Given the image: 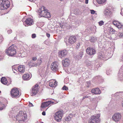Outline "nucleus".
<instances>
[{
	"mask_svg": "<svg viewBox=\"0 0 123 123\" xmlns=\"http://www.w3.org/2000/svg\"><path fill=\"white\" fill-rule=\"evenodd\" d=\"M29 105L30 107H32L33 106V104L30 103H29Z\"/></svg>",
	"mask_w": 123,
	"mask_h": 123,
	"instance_id": "49530a36",
	"label": "nucleus"
},
{
	"mask_svg": "<svg viewBox=\"0 0 123 123\" xmlns=\"http://www.w3.org/2000/svg\"><path fill=\"white\" fill-rule=\"evenodd\" d=\"M57 84V82L55 80H50L49 82V85L50 87H55L56 86Z\"/></svg>",
	"mask_w": 123,
	"mask_h": 123,
	"instance_id": "dca6fc26",
	"label": "nucleus"
},
{
	"mask_svg": "<svg viewBox=\"0 0 123 123\" xmlns=\"http://www.w3.org/2000/svg\"><path fill=\"white\" fill-rule=\"evenodd\" d=\"M67 53V52L66 50H63L59 52V56L61 58L64 57L66 55Z\"/></svg>",
	"mask_w": 123,
	"mask_h": 123,
	"instance_id": "2eb2a0df",
	"label": "nucleus"
},
{
	"mask_svg": "<svg viewBox=\"0 0 123 123\" xmlns=\"http://www.w3.org/2000/svg\"><path fill=\"white\" fill-rule=\"evenodd\" d=\"M117 24H118L117 25L116 27H117L118 29L121 28L122 27L123 25L122 24L119 22H118Z\"/></svg>",
	"mask_w": 123,
	"mask_h": 123,
	"instance_id": "c85d7f7f",
	"label": "nucleus"
},
{
	"mask_svg": "<svg viewBox=\"0 0 123 123\" xmlns=\"http://www.w3.org/2000/svg\"><path fill=\"white\" fill-rule=\"evenodd\" d=\"M63 114V111L59 110L56 112L54 115V119L57 122H60L62 119Z\"/></svg>",
	"mask_w": 123,
	"mask_h": 123,
	"instance_id": "423d86ee",
	"label": "nucleus"
},
{
	"mask_svg": "<svg viewBox=\"0 0 123 123\" xmlns=\"http://www.w3.org/2000/svg\"><path fill=\"white\" fill-rule=\"evenodd\" d=\"M3 59V57L0 55V61Z\"/></svg>",
	"mask_w": 123,
	"mask_h": 123,
	"instance_id": "09e8293b",
	"label": "nucleus"
},
{
	"mask_svg": "<svg viewBox=\"0 0 123 123\" xmlns=\"http://www.w3.org/2000/svg\"><path fill=\"white\" fill-rule=\"evenodd\" d=\"M98 3L100 4H103L105 3L106 0H97Z\"/></svg>",
	"mask_w": 123,
	"mask_h": 123,
	"instance_id": "cd10ccee",
	"label": "nucleus"
},
{
	"mask_svg": "<svg viewBox=\"0 0 123 123\" xmlns=\"http://www.w3.org/2000/svg\"><path fill=\"white\" fill-rule=\"evenodd\" d=\"M37 12L39 15L43 17L48 18L50 17L49 13L48 12L47 9L44 6L40 7L38 10Z\"/></svg>",
	"mask_w": 123,
	"mask_h": 123,
	"instance_id": "f257e3e1",
	"label": "nucleus"
},
{
	"mask_svg": "<svg viewBox=\"0 0 123 123\" xmlns=\"http://www.w3.org/2000/svg\"><path fill=\"white\" fill-rule=\"evenodd\" d=\"M73 117V115L71 114H70L66 118L65 120L66 121H69Z\"/></svg>",
	"mask_w": 123,
	"mask_h": 123,
	"instance_id": "a878e982",
	"label": "nucleus"
},
{
	"mask_svg": "<svg viewBox=\"0 0 123 123\" xmlns=\"http://www.w3.org/2000/svg\"><path fill=\"white\" fill-rule=\"evenodd\" d=\"M105 15L107 16H109L111 14V12L108 9L105 10L104 12Z\"/></svg>",
	"mask_w": 123,
	"mask_h": 123,
	"instance_id": "5701e85b",
	"label": "nucleus"
},
{
	"mask_svg": "<svg viewBox=\"0 0 123 123\" xmlns=\"http://www.w3.org/2000/svg\"><path fill=\"white\" fill-rule=\"evenodd\" d=\"M86 64L87 66H88L90 65V63H87Z\"/></svg>",
	"mask_w": 123,
	"mask_h": 123,
	"instance_id": "603ef678",
	"label": "nucleus"
},
{
	"mask_svg": "<svg viewBox=\"0 0 123 123\" xmlns=\"http://www.w3.org/2000/svg\"><path fill=\"white\" fill-rule=\"evenodd\" d=\"M42 114L43 115H45V112L44 111H43L42 113Z\"/></svg>",
	"mask_w": 123,
	"mask_h": 123,
	"instance_id": "de8ad7c7",
	"label": "nucleus"
},
{
	"mask_svg": "<svg viewBox=\"0 0 123 123\" xmlns=\"http://www.w3.org/2000/svg\"><path fill=\"white\" fill-rule=\"evenodd\" d=\"M37 59V58L36 57H32V59L33 61H35Z\"/></svg>",
	"mask_w": 123,
	"mask_h": 123,
	"instance_id": "c9c22d12",
	"label": "nucleus"
},
{
	"mask_svg": "<svg viewBox=\"0 0 123 123\" xmlns=\"http://www.w3.org/2000/svg\"><path fill=\"white\" fill-rule=\"evenodd\" d=\"M27 116L25 111H20L16 117L17 120L19 123L24 121L27 118Z\"/></svg>",
	"mask_w": 123,
	"mask_h": 123,
	"instance_id": "f03ea898",
	"label": "nucleus"
},
{
	"mask_svg": "<svg viewBox=\"0 0 123 123\" xmlns=\"http://www.w3.org/2000/svg\"><path fill=\"white\" fill-rule=\"evenodd\" d=\"M62 89L63 90H68V88L67 87L64 86L62 88Z\"/></svg>",
	"mask_w": 123,
	"mask_h": 123,
	"instance_id": "473e14b6",
	"label": "nucleus"
},
{
	"mask_svg": "<svg viewBox=\"0 0 123 123\" xmlns=\"http://www.w3.org/2000/svg\"><path fill=\"white\" fill-rule=\"evenodd\" d=\"M100 114H98L92 116L88 121V123H98L100 121Z\"/></svg>",
	"mask_w": 123,
	"mask_h": 123,
	"instance_id": "39448f33",
	"label": "nucleus"
},
{
	"mask_svg": "<svg viewBox=\"0 0 123 123\" xmlns=\"http://www.w3.org/2000/svg\"><path fill=\"white\" fill-rule=\"evenodd\" d=\"M122 105V107H123V100L121 102Z\"/></svg>",
	"mask_w": 123,
	"mask_h": 123,
	"instance_id": "864d4df0",
	"label": "nucleus"
},
{
	"mask_svg": "<svg viewBox=\"0 0 123 123\" xmlns=\"http://www.w3.org/2000/svg\"><path fill=\"white\" fill-rule=\"evenodd\" d=\"M119 22L117 21H114L113 22V24L114 25H115L116 26H117V25L118 24V23Z\"/></svg>",
	"mask_w": 123,
	"mask_h": 123,
	"instance_id": "7c9ffc66",
	"label": "nucleus"
},
{
	"mask_svg": "<svg viewBox=\"0 0 123 123\" xmlns=\"http://www.w3.org/2000/svg\"><path fill=\"white\" fill-rule=\"evenodd\" d=\"M118 35L120 37H121L123 36V33H120L118 34Z\"/></svg>",
	"mask_w": 123,
	"mask_h": 123,
	"instance_id": "f704fd0d",
	"label": "nucleus"
},
{
	"mask_svg": "<svg viewBox=\"0 0 123 123\" xmlns=\"http://www.w3.org/2000/svg\"><path fill=\"white\" fill-rule=\"evenodd\" d=\"M97 39L96 37H92L90 39V41L91 42H93L96 41Z\"/></svg>",
	"mask_w": 123,
	"mask_h": 123,
	"instance_id": "c756f323",
	"label": "nucleus"
},
{
	"mask_svg": "<svg viewBox=\"0 0 123 123\" xmlns=\"http://www.w3.org/2000/svg\"><path fill=\"white\" fill-rule=\"evenodd\" d=\"M121 117V115L120 113H116L113 115L112 118L113 121L116 122L120 120Z\"/></svg>",
	"mask_w": 123,
	"mask_h": 123,
	"instance_id": "6e6552de",
	"label": "nucleus"
},
{
	"mask_svg": "<svg viewBox=\"0 0 123 123\" xmlns=\"http://www.w3.org/2000/svg\"><path fill=\"white\" fill-rule=\"evenodd\" d=\"M80 43H78L77 44L76 47L77 49L79 48L80 46Z\"/></svg>",
	"mask_w": 123,
	"mask_h": 123,
	"instance_id": "4c0bfd02",
	"label": "nucleus"
},
{
	"mask_svg": "<svg viewBox=\"0 0 123 123\" xmlns=\"http://www.w3.org/2000/svg\"><path fill=\"white\" fill-rule=\"evenodd\" d=\"M23 79L24 80H28L30 79L29 75L28 74H24L23 76Z\"/></svg>",
	"mask_w": 123,
	"mask_h": 123,
	"instance_id": "4be33fe9",
	"label": "nucleus"
},
{
	"mask_svg": "<svg viewBox=\"0 0 123 123\" xmlns=\"http://www.w3.org/2000/svg\"><path fill=\"white\" fill-rule=\"evenodd\" d=\"M88 0H86L85 1V3L86 4H88Z\"/></svg>",
	"mask_w": 123,
	"mask_h": 123,
	"instance_id": "8fccbe9b",
	"label": "nucleus"
},
{
	"mask_svg": "<svg viewBox=\"0 0 123 123\" xmlns=\"http://www.w3.org/2000/svg\"><path fill=\"white\" fill-rule=\"evenodd\" d=\"M98 58H99L103 60H107L108 59H106V57L103 54L101 53H99L98 54Z\"/></svg>",
	"mask_w": 123,
	"mask_h": 123,
	"instance_id": "412c9836",
	"label": "nucleus"
},
{
	"mask_svg": "<svg viewBox=\"0 0 123 123\" xmlns=\"http://www.w3.org/2000/svg\"><path fill=\"white\" fill-rule=\"evenodd\" d=\"M10 2L7 0H0V9L5 10L10 6Z\"/></svg>",
	"mask_w": 123,
	"mask_h": 123,
	"instance_id": "20e7f679",
	"label": "nucleus"
},
{
	"mask_svg": "<svg viewBox=\"0 0 123 123\" xmlns=\"http://www.w3.org/2000/svg\"><path fill=\"white\" fill-rule=\"evenodd\" d=\"M7 32L8 33H10L12 32V30H8L7 31Z\"/></svg>",
	"mask_w": 123,
	"mask_h": 123,
	"instance_id": "c03bdc74",
	"label": "nucleus"
},
{
	"mask_svg": "<svg viewBox=\"0 0 123 123\" xmlns=\"http://www.w3.org/2000/svg\"><path fill=\"white\" fill-rule=\"evenodd\" d=\"M121 12L120 13V14L122 15H123V8H122L121 9Z\"/></svg>",
	"mask_w": 123,
	"mask_h": 123,
	"instance_id": "79ce46f5",
	"label": "nucleus"
},
{
	"mask_svg": "<svg viewBox=\"0 0 123 123\" xmlns=\"http://www.w3.org/2000/svg\"><path fill=\"white\" fill-rule=\"evenodd\" d=\"M36 35L35 34H33L32 35V38H34L36 37Z\"/></svg>",
	"mask_w": 123,
	"mask_h": 123,
	"instance_id": "e433bc0d",
	"label": "nucleus"
},
{
	"mask_svg": "<svg viewBox=\"0 0 123 123\" xmlns=\"http://www.w3.org/2000/svg\"><path fill=\"white\" fill-rule=\"evenodd\" d=\"M25 22L27 25H31L33 23V19L30 18H28Z\"/></svg>",
	"mask_w": 123,
	"mask_h": 123,
	"instance_id": "f3484780",
	"label": "nucleus"
},
{
	"mask_svg": "<svg viewBox=\"0 0 123 123\" xmlns=\"http://www.w3.org/2000/svg\"><path fill=\"white\" fill-rule=\"evenodd\" d=\"M14 45H12L5 50L6 53L9 56H13L15 55L16 53V50Z\"/></svg>",
	"mask_w": 123,
	"mask_h": 123,
	"instance_id": "7ed1b4c3",
	"label": "nucleus"
},
{
	"mask_svg": "<svg viewBox=\"0 0 123 123\" xmlns=\"http://www.w3.org/2000/svg\"><path fill=\"white\" fill-rule=\"evenodd\" d=\"M100 26H101L104 24V22L103 21H101L98 23Z\"/></svg>",
	"mask_w": 123,
	"mask_h": 123,
	"instance_id": "2f4dec72",
	"label": "nucleus"
},
{
	"mask_svg": "<svg viewBox=\"0 0 123 123\" xmlns=\"http://www.w3.org/2000/svg\"><path fill=\"white\" fill-rule=\"evenodd\" d=\"M76 39L75 36H71L69 37L68 41L66 42V43L68 44L72 45L75 42Z\"/></svg>",
	"mask_w": 123,
	"mask_h": 123,
	"instance_id": "9d476101",
	"label": "nucleus"
},
{
	"mask_svg": "<svg viewBox=\"0 0 123 123\" xmlns=\"http://www.w3.org/2000/svg\"><path fill=\"white\" fill-rule=\"evenodd\" d=\"M91 92L92 93L96 94H99L101 93L100 91L98 88L92 89Z\"/></svg>",
	"mask_w": 123,
	"mask_h": 123,
	"instance_id": "6ab92c4d",
	"label": "nucleus"
},
{
	"mask_svg": "<svg viewBox=\"0 0 123 123\" xmlns=\"http://www.w3.org/2000/svg\"><path fill=\"white\" fill-rule=\"evenodd\" d=\"M3 39V37L2 35H0V42H1L2 40Z\"/></svg>",
	"mask_w": 123,
	"mask_h": 123,
	"instance_id": "58836bf2",
	"label": "nucleus"
},
{
	"mask_svg": "<svg viewBox=\"0 0 123 123\" xmlns=\"http://www.w3.org/2000/svg\"><path fill=\"white\" fill-rule=\"evenodd\" d=\"M46 36L48 38H49L50 36V34L48 33H47L46 34Z\"/></svg>",
	"mask_w": 123,
	"mask_h": 123,
	"instance_id": "ea45409f",
	"label": "nucleus"
},
{
	"mask_svg": "<svg viewBox=\"0 0 123 123\" xmlns=\"http://www.w3.org/2000/svg\"><path fill=\"white\" fill-rule=\"evenodd\" d=\"M31 2H34L36 0H29Z\"/></svg>",
	"mask_w": 123,
	"mask_h": 123,
	"instance_id": "3c124183",
	"label": "nucleus"
},
{
	"mask_svg": "<svg viewBox=\"0 0 123 123\" xmlns=\"http://www.w3.org/2000/svg\"><path fill=\"white\" fill-rule=\"evenodd\" d=\"M11 94L12 97L13 98L18 97L21 95L18 89L16 88L12 89Z\"/></svg>",
	"mask_w": 123,
	"mask_h": 123,
	"instance_id": "0eeeda50",
	"label": "nucleus"
},
{
	"mask_svg": "<svg viewBox=\"0 0 123 123\" xmlns=\"http://www.w3.org/2000/svg\"><path fill=\"white\" fill-rule=\"evenodd\" d=\"M18 69L20 72L24 73L25 70V66L23 65H18Z\"/></svg>",
	"mask_w": 123,
	"mask_h": 123,
	"instance_id": "a211bd4d",
	"label": "nucleus"
},
{
	"mask_svg": "<svg viewBox=\"0 0 123 123\" xmlns=\"http://www.w3.org/2000/svg\"><path fill=\"white\" fill-rule=\"evenodd\" d=\"M42 62V60L41 59H38L37 62V63L36 64L34 65H31V62H29L28 63V65L29 66H39V65Z\"/></svg>",
	"mask_w": 123,
	"mask_h": 123,
	"instance_id": "aec40b11",
	"label": "nucleus"
},
{
	"mask_svg": "<svg viewBox=\"0 0 123 123\" xmlns=\"http://www.w3.org/2000/svg\"><path fill=\"white\" fill-rule=\"evenodd\" d=\"M88 97L87 96H84L82 100H83L85 98H87Z\"/></svg>",
	"mask_w": 123,
	"mask_h": 123,
	"instance_id": "a18cd8bd",
	"label": "nucleus"
},
{
	"mask_svg": "<svg viewBox=\"0 0 123 123\" xmlns=\"http://www.w3.org/2000/svg\"><path fill=\"white\" fill-rule=\"evenodd\" d=\"M38 85L36 84L32 87L30 93L31 96H34L37 94L38 92Z\"/></svg>",
	"mask_w": 123,
	"mask_h": 123,
	"instance_id": "1a4fd4ad",
	"label": "nucleus"
},
{
	"mask_svg": "<svg viewBox=\"0 0 123 123\" xmlns=\"http://www.w3.org/2000/svg\"><path fill=\"white\" fill-rule=\"evenodd\" d=\"M5 107V105L0 102V110H2Z\"/></svg>",
	"mask_w": 123,
	"mask_h": 123,
	"instance_id": "bb28decb",
	"label": "nucleus"
},
{
	"mask_svg": "<svg viewBox=\"0 0 123 123\" xmlns=\"http://www.w3.org/2000/svg\"><path fill=\"white\" fill-rule=\"evenodd\" d=\"M108 38L109 39L111 40L112 39V38L111 37H109Z\"/></svg>",
	"mask_w": 123,
	"mask_h": 123,
	"instance_id": "5fc2aeb1",
	"label": "nucleus"
},
{
	"mask_svg": "<svg viewBox=\"0 0 123 123\" xmlns=\"http://www.w3.org/2000/svg\"><path fill=\"white\" fill-rule=\"evenodd\" d=\"M1 82L4 85L6 84L7 82V81L6 80V78L3 77L1 79Z\"/></svg>",
	"mask_w": 123,
	"mask_h": 123,
	"instance_id": "393cba45",
	"label": "nucleus"
},
{
	"mask_svg": "<svg viewBox=\"0 0 123 123\" xmlns=\"http://www.w3.org/2000/svg\"><path fill=\"white\" fill-rule=\"evenodd\" d=\"M12 69L13 72L14 73H17L18 72L17 70L18 69V65H15L13 66L12 67Z\"/></svg>",
	"mask_w": 123,
	"mask_h": 123,
	"instance_id": "b1692460",
	"label": "nucleus"
},
{
	"mask_svg": "<svg viewBox=\"0 0 123 123\" xmlns=\"http://www.w3.org/2000/svg\"><path fill=\"white\" fill-rule=\"evenodd\" d=\"M62 63L64 67H65L68 66L70 63V60L67 58L62 61Z\"/></svg>",
	"mask_w": 123,
	"mask_h": 123,
	"instance_id": "4468645a",
	"label": "nucleus"
},
{
	"mask_svg": "<svg viewBox=\"0 0 123 123\" xmlns=\"http://www.w3.org/2000/svg\"><path fill=\"white\" fill-rule=\"evenodd\" d=\"M54 102L51 101H49L43 103L41 105V107L42 108H44L48 106L51 104H53Z\"/></svg>",
	"mask_w": 123,
	"mask_h": 123,
	"instance_id": "ddd939ff",
	"label": "nucleus"
},
{
	"mask_svg": "<svg viewBox=\"0 0 123 123\" xmlns=\"http://www.w3.org/2000/svg\"><path fill=\"white\" fill-rule=\"evenodd\" d=\"M0 92H1V91H0Z\"/></svg>",
	"mask_w": 123,
	"mask_h": 123,
	"instance_id": "6e6d98bb",
	"label": "nucleus"
},
{
	"mask_svg": "<svg viewBox=\"0 0 123 123\" xmlns=\"http://www.w3.org/2000/svg\"><path fill=\"white\" fill-rule=\"evenodd\" d=\"M110 31H111L112 32V33H114V31H115L112 28H111Z\"/></svg>",
	"mask_w": 123,
	"mask_h": 123,
	"instance_id": "37998d69",
	"label": "nucleus"
},
{
	"mask_svg": "<svg viewBox=\"0 0 123 123\" xmlns=\"http://www.w3.org/2000/svg\"><path fill=\"white\" fill-rule=\"evenodd\" d=\"M83 55V53L82 52H81L80 53V55L81 57H82Z\"/></svg>",
	"mask_w": 123,
	"mask_h": 123,
	"instance_id": "a19ab883",
	"label": "nucleus"
},
{
	"mask_svg": "<svg viewBox=\"0 0 123 123\" xmlns=\"http://www.w3.org/2000/svg\"><path fill=\"white\" fill-rule=\"evenodd\" d=\"M86 51L87 54L90 55H94L95 53V50L92 47L87 48Z\"/></svg>",
	"mask_w": 123,
	"mask_h": 123,
	"instance_id": "f8f14e48",
	"label": "nucleus"
},
{
	"mask_svg": "<svg viewBox=\"0 0 123 123\" xmlns=\"http://www.w3.org/2000/svg\"><path fill=\"white\" fill-rule=\"evenodd\" d=\"M90 11L91 12V13L92 14H94L95 12V11L94 10H90Z\"/></svg>",
	"mask_w": 123,
	"mask_h": 123,
	"instance_id": "72a5a7b5",
	"label": "nucleus"
},
{
	"mask_svg": "<svg viewBox=\"0 0 123 123\" xmlns=\"http://www.w3.org/2000/svg\"><path fill=\"white\" fill-rule=\"evenodd\" d=\"M51 69L54 71H56L58 69V64L55 62H53L50 66Z\"/></svg>",
	"mask_w": 123,
	"mask_h": 123,
	"instance_id": "9b49d317",
	"label": "nucleus"
}]
</instances>
